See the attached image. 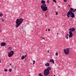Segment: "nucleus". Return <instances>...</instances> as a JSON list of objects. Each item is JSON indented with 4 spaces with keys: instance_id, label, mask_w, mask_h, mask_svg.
<instances>
[{
    "instance_id": "nucleus-36",
    "label": "nucleus",
    "mask_w": 76,
    "mask_h": 76,
    "mask_svg": "<svg viewBox=\"0 0 76 76\" xmlns=\"http://www.w3.org/2000/svg\"><path fill=\"white\" fill-rule=\"evenodd\" d=\"M46 17H47V15H46Z\"/></svg>"
},
{
    "instance_id": "nucleus-24",
    "label": "nucleus",
    "mask_w": 76,
    "mask_h": 76,
    "mask_svg": "<svg viewBox=\"0 0 76 76\" xmlns=\"http://www.w3.org/2000/svg\"><path fill=\"white\" fill-rule=\"evenodd\" d=\"M4 71L5 72H7V69H5Z\"/></svg>"
},
{
    "instance_id": "nucleus-6",
    "label": "nucleus",
    "mask_w": 76,
    "mask_h": 76,
    "mask_svg": "<svg viewBox=\"0 0 76 76\" xmlns=\"http://www.w3.org/2000/svg\"><path fill=\"white\" fill-rule=\"evenodd\" d=\"M69 51H70V48H68L66 49H64V51L65 54L68 55L69 54Z\"/></svg>"
},
{
    "instance_id": "nucleus-20",
    "label": "nucleus",
    "mask_w": 76,
    "mask_h": 76,
    "mask_svg": "<svg viewBox=\"0 0 76 76\" xmlns=\"http://www.w3.org/2000/svg\"><path fill=\"white\" fill-rule=\"evenodd\" d=\"M9 72H10L12 71V69H9Z\"/></svg>"
},
{
    "instance_id": "nucleus-15",
    "label": "nucleus",
    "mask_w": 76,
    "mask_h": 76,
    "mask_svg": "<svg viewBox=\"0 0 76 76\" xmlns=\"http://www.w3.org/2000/svg\"><path fill=\"white\" fill-rule=\"evenodd\" d=\"M3 16V14L2 13H0V17H2Z\"/></svg>"
},
{
    "instance_id": "nucleus-8",
    "label": "nucleus",
    "mask_w": 76,
    "mask_h": 76,
    "mask_svg": "<svg viewBox=\"0 0 76 76\" xmlns=\"http://www.w3.org/2000/svg\"><path fill=\"white\" fill-rule=\"evenodd\" d=\"M46 8L44 9L43 8H41L42 10L43 11V12H45V11H47V10H48V7H46Z\"/></svg>"
},
{
    "instance_id": "nucleus-33",
    "label": "nucleus",
    "mask_w": 76,
    "mask_h": 76,
    "mask_svg": "<svg viewBox=\"0 0 76 76\" xmlns=\"http://www.w3.org/2000/svg\"><path fill=\"white\" fill-rule=\"evenodd\" d=\"M25 57H26V55L25 56Z\"/></svg>"
},
{
    "instance_id": "nucleus-21",
    "label": "nucleus",
    "mask_w": 76,
    "mask_h": 76,
    "mask_svg": "<svg viewBox=\"0 0 76 76\" xmlns=\"http://www.w3.org/2000/svg\"><path fill=\"white\" fill-rule=\"evenodd\" d=\"M53 1L55 3H57V1L56 0H53Z\"/></svg>"
},
{
    "instance_id": "nucleus-16",
    "label": "nucleus",
    "mask_w": 76,
    "mask_h": 76,
    "mask_svg": "<svg viewBox=\"0 0 76 76\" xmlns=\"http://www.w3.org/2000/svg\"><path fill=\"white\" fill-rule=\"evenodd\" d=\"M38 75L39 76H43V75L42 74H41V73H39L38 74Z\"/></svg>"
},
{
    "instance_id": "nucleus-25",
    "label": "nucleus",
    "mask_w": 76,
    "mask_h": 76,
    "mask_svg": "<svg viewBox=\"0 0 76 76\" xmlns=\"http://www.w3.org/2000/svg\"><path fill=\"white\" fill-rule=\"evenodd\" d=\"M64 2H66L67 1V0H64Z\"/></svg>"
},
{
    "instance_id": "nucleus-38",
    "label": "nucleus",
    "mask_w": 76,
    "mask_h": 76,
    "mask_svg": "<svg viewBox=\"0 0 76 76\" xmlns=\"http://www.w3.org/2000/svg\"><path fill=\"white\" fill-rule=\"evenodd\" d=\"M54 76H56V75H54Z\"/></svg>"
},
{
    "instance_id": "nucleus-5",
    "label": "nucleus",
    "mask_w": 76,
    "mask_h": 76,
    "mask_svg": "<svg viewBox=\"0 0 76 76\" xmlns=\"http://www.w3.org/2000/svg\"><path fill=\"white\" fill-rule=\"evenodd\" d=\"M41 3L42 4V5L41 6V8L42 9V8H43V9H45L47 7V4H45V1L44 0H42L41 1Z\"/></svg>"
},
{
    "instance_id": "nucleus-29",
    "label": "nucleus",
    "mask_w": 76,
    "mask_h": 76,
    "mask_svg": "<svg viewBox=\"0 0 76 76\" xmlns=\"http://www.w3.org/2000/svg\"><path fill=\"white\" fill-rule=\"evenodd\" d=\"M68 6H69V7H70V5H69V4H68Z\"/></svg>"
},
{
    "instance_id": "nucleus-14",
    "label": "nucleus",
    "mask_w": 76,
    "mask_h": 76,
    "mask_svg": "<svg viewBox=\"0 0 76 76\" xmlns=\"http://www.w3.org/2000/svg\"><path fill=\"white\" fill-rule=\"evenodd\" d=\"M24 58H25V56H23L21 57V59H22V60H23V59H24Z\"/></svg>"
},
{
    "instance_id": "nucleus-18",
    "label": "nucleus",
    "mask_w": 76,
    "mask_h": 76,
    "mask_svg": "<svg viewBox=\"0 0 76 76\" xmlns=\"http://www.w3.org/2000/svg\"><path fill=\"white\" fill-rule=\"evenodd\" d=\"M55 13L56 15H58V12H57V11H56Z\"/></svg>"
},
{
    "instance_id": "nucleus-34",
    "label": "nucleus",
    "mask_w": 76,
    "mask_h": 76,
    "mask_svg": "<svg viewBox=\"0 0 76 76\" xmlns=\"http://www.w3.org/2000/svg\"><path fill=\"white\" fill-rule=\"evenodd\" d=\"M48 53H49V51H48Z\"/></svg>"
},
{
    "instance_id": "nucleus-7",
    "label": "nucleus",
    "mask_w": 76,
    "mask_h": 76,
    "mask_svg": "<svg viewBox=\"0 0 76 76\" xmlns=\"http://www.w3.org/2000/svg\"><path fill=\"white\" fill-rule=\"evenodd\" d=\"M14 55V52L13 51H11L8 53V56L9 57H11L13 56Z\"/></svg>"
},
{
    "instance_id": "nucleus-11",
    "label": "nucleus",
    "mask_w": 76,
    "mask_h": 76,
    "mask_svg": "<svg viewBox=\"0 0 76 76\" xmlns=\"http://www.w3.org/2000/svg\"><path fill=\"white\" fill-rule=\"evenodd\" d=\"M49 62H52L53 64H54V61L53 59H50L49 61Z\"/></svg>"
},
{
    "instance_id": "nucleus-31",
    "label": "nucleus",
    "mask_w": 76,
    "mask_h": 76,
    "mask_svg": "<svg viewBox=\"0 0 76 76\" xmlns=\"http://www.w3.org/2000/svg\"><path fill=\"white\" fill-rule=\"evenodd\" d=\"M1 63V60L0 59V63Z\"/></svg>"
},
{
    "instance_id": "nucleus-40",
    "label": "nucleus",
    "mask_w": 76,
    "mask_h": 76,
    "mask_svg": "<svg viewBox=\"0 0 76 76\" xmlns=\"http://www.w3.org/2000/svg\"><path fill=\"white\" fill-rule=\"evenodd\" d=\"M63 33V34H64V33Z\"/></svg>"
},
{
    "instance_id": "nucleus-17",
    "label": "nucleus",
    "mask_w": 76,
    "mask_h": 76,
    "mask_svg": "<svg viewBox=\"0 0 76 76\" xmlns=\"http://www.w3.org/2000/svg\"><path fill=\"white\" fill-rule=\"evenodd\" d=\"M76 9H75V10H73V12L74 13H76Z\"/></svg>"
},
{
    "instance_id": "nucleus-39",
    "label": "nucleus",
    "mask_w": 76,
    "mask_h": 76,
    "mask_svg": "<svg viewBox=\"0 0 76 76\" xmlns=\"http://www.w3.org/2000/svg\"><path fill=\"white\" fill-rule=\"evenodd\" d=\"M68 22H69V21H68Z\"/></svg>"
},
{
    "instance_id": "nucleus-35",
    "label": "nucleus",
    "mask_w": 76,
    "mask_h": 76,
    "mask_svg": "<svg viewBox=\"0 0 76 76\" xmlns=\"http://www.w3.org/2000/svg\"><path fill=\"white\" fill-rule=\"evenodd\" d=\"M46 31H47V30L46 29Z\"/></svg>"
},
{
    "instance_id": "nucleus-13",
    "label": "nucleus",
    "mask_w": 76,
    "mask_h": 76,
    "mask_svg": "<svg viewBox=\"0 0 76 76\" xmlns=\"http://www.w3.org/2000/svg\"><path fill=\"white\" fill-rule=\"evenodd\" d=\"M12 49V47H9L8 48V49L9 50V51L11 50Z\"/></svg>"
},
{
    "instance_id": "nucleus-37",
    "label": "nucleus",
    "mask_w": 76,
    "mask_h": 76,
    "mask_svg": "<svg viewBox=\"0 0 76 76\" xmlns=\"http://www.w3.org/2000/svg\"><path fill=\"white\" fill-rule=\"evenodd\" d=\"M57 35H58V33L57 34Z\"/></svg>"
},
{
    "instance_id": "nucleus-10",
    "label": "nucleus",
    "mask_w": 76,
    "mask_h": 76,
    "mask_svg": "<svg viewBox=\"0 0 76 76\" xmlns=\"http://www.w3.org/2000/svg\"><path fill=\"white\" fill-rule=\"evenodd\" d=\"M69 34H66L65 36V38L66 39H68L69 36Z\"/></svg>"
},
{
    "instance_id": "nucleus-26",
    "label": "nucleus",
    "mask_w": 76,
    "mask_h": 76,
    "mask_svg": "<svg viewBox=\"0 0 76 76\" xmlns=\"http://www.w3.org/2000/svg\"><path fill=\"white\" fill-rule=\"evenodd\" d=\"M33 63H34L33 64H35V60H34L33 61Z\"/></svg>"
},
{
    "instance_id": "nucleus-1",
    "label": "nucleus",
    "mask_w": 76,
    "mask_h": 76,
    "mask_svg": "<svg viewBox=\"0 0 76 76\" xmlns=\"http://www.w3.org/2000/svg\"><path fill=\"white\" fill-rule=\"evenodd\" d=\"M73 9L72 8H71L70 9V10L68 12L67 16L68 18H69V17L70 16L72 18H75V14L73 13Z\"/></svg>"
},
{
    "instance_id": "nucleus-3",
    "label": "nucleus",
    "mask_w": 76,
    "mask_h": 76,
    "mask_svg": "<svg viewBox=\"0 0 76 76\" xmlns=\"http://www.w3.org/2000/svg\"><path fill=\"white\" fill-rule=\"evenodd\" d=\"M51 68L50 67H48L47 69H45L44 71L43 74L45 76H47L50 74V70H51Z\"/></svg>"
},
{
    "instance_id": "nucleus-32",
    "label": "nucleus",
    "mask_w": 76,
    "mask_h": 76,
    "mask_svg": "<svg viewBox=\"0 0 76 76\" xmlns=\"http://www.w3.org/2000/svg\"><path fill=\"white\" fill-rule=\"evenodd\" d=\"M59 8H60V6H58Z\"/></svg>"
},
{
    "instance_id": "nucleus-19",
    "label": "nucleus",
    "mask_w": 76,
    "mask_h": 76,
    "mask_svg": "<svg viewBox=\"0 0 76 76\" xmlns=\"http://www.w3.org/2000/svg\"><path fill=\"white\" fill-rule=\"evenodd\" d=\"M1 20L3 22H4V18H1Z\"/></svg>"
},
{
    "instance_id": "nucleus-22",
    "label": "nucleus",
    "mask_w": 76,
    "mask_h": 76,
    "mask_svg": "<svg viewBox=\"0 0 76 76\" xmlns=\"http://www.w3.org/2000/svg\"><path fill=\"white\" fill-rule=\"evenodd\" d=\"M50 2V1L49 0H48L47 1V3L48 4H49V2Z\"/></svg>"
},
{
    "instance_id": "nucleus-23",
    "label": "nucleus",
    "mask_w": 76,
    "mask_h": 76,
    "mask_svg": "<svg viewBox=\"0 0 76 76\" xmlns=\"http://www.w3.org/2000/svg\"><path fill=\"white\" fill-rule=\"evenodd\" d=\"M56 56H58V53H56Z\"/></svg>"
},
{
    "instance_id": "nucleus-9",
    "label": "nucleus",
    "mask_w": 76,
    "mask_h": 76,
    "mask_svg": "<svg viewBox=\"0 0 76 76\" xmlns=\"http://www.w3.org/2000/svg\"><path fill=\"white\" fill-rule=\"evenodd\" d=\"M6 45V43L4 42L1 43V46L3 47V46H5Z\"/></svg>"
},
{
    "instance_id": "nucleus-28",
    "label": "nucleus",
    "mask_w": 76,
    "mask_h": 76,
    "mask_svg": "<svg viewBox=\"0 0 76 76\" xmlns=\"http://www.w3.org/2000/svg\"><path fill=\"white\" fill-rule=\"evenodd\" d=\"M48 29L49 31H50V29Z\"/></svg>"
},
{
    "instance_id": "nucleus-4",
    "label": "nucleus",
    "mask_w": 76,
    "mask_h": 76,
    "mask_svg": "<svg viewBox=\"0 0 76 76\" xmlns=\"http://www.w3.org/2000/svg\"><path fill=\"white\" fill-rule=\"evenodd\" d=\"M69 38H72L73 37V33L72 32H73L75 31V28H71L69 29Z\"/></svg>"
},
{
    "instance_id": "nucleus-30",
    "label": "nucleus",
    "mask_w": 76,
    "mask_h": 76,
    "mask_svg": "<svg viewBox=\"0 0 76 76\" xmlns=\"http://www.w3.org/2000/svg\"><path fill=\"white\" fill-rule=\"evenodd\" d=\"M10 66H12V64H10Z\"/></svg>"
},
{
    "instance_id": "nucleus-2",
    "label": "nucleus",
    "mask_w": 76,
    "mask_h": 76,
    "mask_svg": "<svg viewBox=\"0 0 76 76\" xmlns=\"http://www.w3.org/2000/svg\"><path fill=\"white\" fill-rule=\"evenodd\" d=\"M23 22V19L22 18H18L16 21V25L15 26L16 28H18L19 27L22 23Z\"/></svg>"
},
{
    "instance_id": "nucleus-27",
    "label": "nucleus",
    "mask_w": 76,
    "mask_h": 76,
    "mask_svg": "<svg viewBox=\"0 0 76 76\" xmlns=\"http://www.w3.org/2000/svg\"><path fill=\"white\" fill-rule=\"evenodd\" d=\"M41 38H43V39H45V38H44L42 37H41Z\"/></svg>"
},
{
    "instance_id": "nucleus-12",
    "label": "nucleus",
    "mask_w": 76,
    "mask_h": 76,
    "mask_svg": "<svg viewBox=\"0 0 76 76\" xmlns=\"http://www.w3.org/2000/svg\"><path fill=\"white\" fill-rule=\"evenodd\" d=\"M45 66H46L47 67H48L49 66H50V63H46L45 64Z\"/></svg>"
}]
</instances>
